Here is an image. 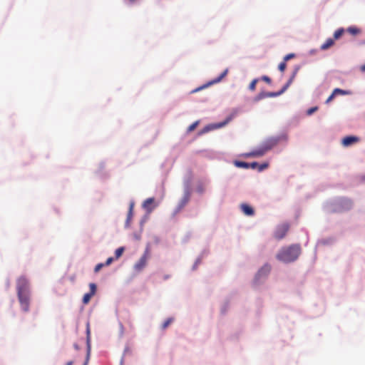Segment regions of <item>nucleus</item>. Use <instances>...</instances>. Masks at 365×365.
<instances>
[{
	"mask_svg": "<svg viewBox=\"0 0 365 365\" xmlns=\"http://www.w3.org/2000/svg\"><path fill=\"white\" fill-rule=\"evenodd\" d=\"M301 254V247L299 245H292L288 247H282L277 253L276 257L281 262L289 263L295 261Z\"/></svg>",
	"mask_w": 365,
	"mask_h": 365,
	"instance_id": "obj_1",
	"label": "nucleus"
},
{
	"mask_svg": "<svg viewBox=\"0 0 365 365\" xmlns=\"http://www.w3.org/2000/svg\"><path fill=\"white\" fill-rule=\"evenodd\" d=\"M278 143V139L272 138L267 140L261 146L260 148L252 151L248 154L249 156L260 157L262 156L266 152L271 150Z\"/></svg>",
	"mask_w": 365,
	"mask_h": 365,
	"instance_id": "obj_2",
	"label": "nucleus"
},
{
	"mask_svg": "<svg viewBox=\"0 0 365 365\" xmlns=\"http://www.w3.org/2000/svg\"><path fill=\"white\" fill-rule=\"evenodd\" d=\"M353 205V202L350 199L341 198L336 200L333 205L331 211L334 212H341L349 210Z\"/></svg>",
	"mask_w": 365,
	"mask_h": 365,
	"instance_id": "obj_3",
	"label": "nucleus"
},
{
	"mask_svg": "<svg viewBox=\"0 0 365 365\" xmlns=\"http://www.w3.org/2000/svg\"><path fill=\"white\" fill-rule=\"evenodd\" d=\"M150 257V249L149 245H147L143 255L135 264V269L138 271L142 270L146 266L147 262Z\"/></svg>",
	"mask_w": 365,
	"mask_h": 365,
	"instance_id": "obj_4",
	"label": "nucleus"
},
{
	"mask_svg": "<svg viewBox=\"0 0 365 365\" xmlns=\"http://www.w3.org/2000/svg\"><path fill=\"white\" fill-rule=\"evenodd\" d=\"M227 73L228 69H225L217 78L208 81L207 83L203 84L201 86L195 88V89H193L192 91H201L202 90L205 89L213 84L219 83L227 74Z\"/></svg>",
	"mask_w": 365,
	"mask_h": 365,
	"instance_id": "obj_5",
	"label": "nucleus"
},
{
	"mask_svg": "<svg viewBox=\"0 0 365 365\" xmlns=\"http://www.w3.org/2000/svg\"><path fill=\"white\" fill-rule=\"evenodd\" d=\"M271 271V266L269 264H264L257 272L255 280L258 281L262 277H266Z\"/></svg>",
	"mask_w": 365,
	"mask_h": 365,
	"instance_id": "obj_6",
	"label": "nucleus"
},
{
	"mask_svg": "<svg viewBox=\"0 0 365 365\" xmlns=\"http://www.w3.org/2000/svg\"><path fill=\"white\" fill-rule=\"evenodd\" d=\"M90 292L86 293L83 297V303L87 304L89 303L92 297H93L96 292L97 287L94 283L89 284Z\"/></svg>",
	"mask_w": 365,
	"mask_h": 365,
	"instance_id": "obj_7",
	"label": "nucleus"
},
{
	"mask_svg": "<svg viewBox=\"0 0 365 365\" xmlns=\"http://www.w3.org/2000/svg\"><path fill=\"white\" fill-rule=\"evenodd\" d=\"M289 225L287 224H284L277 227V230L274 232L275 238L278 240L282 239L287 234L289 230Z\"/></svg>",
	"mask_w": 365,
	"mask_h": 365,
	"instance_id": "obj_8",
	"label": "nucleus"
},
{
	"mask_svg": "<svg viewBox=\"0 0 365 365\" xmlns=\"http://www.w3.org/2000/svg\"><path fill=\"white\" fill-rule=\"evenodd\" d=\"M359 141V138L356 136H346L342 139L341 143L344 147L350 146Z\"/></svg>",
	"mask_w": 365,
	"mask_h": 365,
	"instance_id": "obj_9",
	"label": "nucleus"
},
{
	"mask_svg": "<svg viewBox=\"0 0 365 365\" xmlns=\"http://www.w3.org/2000/svg\"><path fill=\"white\" fill-rule=\"evenodd\" d=\"M155 199L154 197H149L146 199L143 203V207L147 210L148 212H151L153 210V209L156 207V205H154Z\"/></svg>",
	"mask_w": 365,
	"mask_h": 365,
	"instance_id": "obj_10",
	"label": "nucleus"
},
{
	"mask_svg": "<svg viewBox=\"0 0 365 365\" xmlns=\"http://www.w3.org/2000/svg\"><path fill=\"white\" fill-rule=\"evenodd\" d=\"M190 191L187 190L185 192L182 198L181 199V200L179 203L178 209L180 210V209L183 208L187 204V202L190 201Z\"/></svg>",
	"mask_w": 365,
	"mask_h": 365,
	"instance_id": "obj_11",
	"label": "nucleus"
},
{
	"mask_svg": "<svg viewBox=\"0 0 365 365\" xmlns=\"http://www.w3.org/2000/svg\"><path fill=\"white\" fill-rule=\"evenodd\" d=\"M240 207L243 213L246 215L252 216L255 213L253 208L247 204H242Z\"/></svg>",
	"mask_w": 365,
	"mask_h": 365,
	"instance_id": "obj_12",
	"label": "nucleus"
},
{
	"mask_svg": "<svg viewBox=\"0 0 365 365\" xmlns=\"http://www.w3.org/2000/svg\"><path fill=\"white\" fill-rule=\"evenodd\" d=\"M89 342H90V329H89V326L88 325V327H87V343H88V353H87L86 359V361H85L83 365H88V363L89 361V356H90Z\"/></svg>",
	"mask_w": 365,
	"mask_h": 365,
	"instance_id": "obj_13",
	"label": "nucleus"
},
{
	"mask_svg": "<svg viewBox=\"0 0 365 365\" xmlns=\"http://www.w3.org/2000/svg\"><path fill=\"white\" fill-rule=\"evenodd\" d=\"M334 44V40L332 38H327L326 41L322 44L321 49L322 50H327L331 46H332Z\"/></svg>",
	"mask_w": 365,
	"mask_h": 365,
	"instance_id": "obj_14",
	"label": "nucleus"
},
{
	"mask_svg": "<svg viewBox=\"0 0 365 365\" xmlns=\"http://www.w3.org/2000/svg\"><path fill=\"white\" fill-rule=\"evenodd\" d=\"M282 93H274V92H272V93H261L257 100H259L261 98H267V97H274V96H277L279 94H281Z\"/></svg>",
	"mask_w": 365,
	"mask_h": 365,
	"instance_id": "obj_15",
	"label": "nucleus"
},
{
	"mask_svg": "<svg viewBox=\"0 0 365 365\" xmlns=\"http://www.w3.org/2000/svg\"><path fill=\"white\" fill-rule=\"evenodd\" d=\"M347 31L351 35L356 36L361 33V30L355 26H351L347 29Z\"/></svg>",
	"mask_w": 365,
	"mask_h": 365,
	"instance_id": "obj_16",
	"label": "nucleus"
},
{
	"mask_svg": "<svg viewBox=\"0 0 365 365\" xmlns=\"http://www.w3.org/2000/svg\"><path fill=\"white\" fill-rule=\"evenodd\" d=\"M261 80L259 78H255L254 79L249 86V89L251 91H254L257 88L256 86L257 84H260Z\"/></svg>",
	"mask_w": 365,
	"mask_h": 365,
	"instance_id": "obj_17",
	"label": "nucleus"
},
{
	"mask_svg": "<svg viewBox=\"0 0 365 365\" xmlns=\"http://www.w3.org/2000/svg\"><path fill=\"white\" fill-rule=\"evenodd\" d=\"M344 33V29L343 28L339 29L336 31H335L334 34V39H339Z\"/></svg>",
	"mask_w": 365,
	"mask_h": 365,
	"instance_id": "obj_18",
	"label": "nucleus"
},
{
	"mask_svg": "<svg viewBox=\"0 0 365 365\" xmlns=\"http://www.w3.org/2000/svg\"><path fill=\"white\" fill-rule=\"evenodd\" d=\"M235 165L239 168H250V163H248L242 161H236Z\"/></svg>",
	"mask_w": 365,
	"mask_h": 365,
	"instance_id": "obj_19",
	"label": "nucleus"
},
{
	"mask_svg": "<svg viewBox=\"0 0 365 365\" xmlns=\"http://www.w3.org/2000/svg\"><path fill=\"white\" fill-rule=\"evenodd\" d=\"M294 78V74L292 75V76L289 78V80L288 81V82L286 83V85H284L282 89L280 90V91L282 92H284V91H286V90L289 87V85L292 82V80L293 78Z\"/></svg>",
	"mask_w": 365,
	"mask_h": 365,
	"instance_id": "obj_20",
	"label": "nucleus"
},
{
	"mask_svg": "<svg viewBox=\"0 0 365 365\" xmlns=\"http://www.w3.org/2000/svg\"><path fill=\"white\" fill-rule=\"evenodd\" d=\"M199 124V121L197 120L195 122H194L193 123H192L188 128H187V132L190 133V132H192L196 128L197 126Z\"/></svg>",
	"mask_w": 365,
	"mask_h": 365,
	"instance_id": "obj_21",
	"label": "nucleus"
},
{
	"mask_svg": "<svg viewBox=\"0 0 365 365\" xmlns=\"http://www.w3.org/2000/svg\"><path fill=\"white\" fill-rule=\"evenodd\" d=\"M173 321V318L167 319L162 325L163 329H165Z\"/></svg>",
	"mask_w": 365,
	"mask_h": 365,
	"instance_id": "obj_22",
	"label": "nucleus"
},
{
	"mask_svg": "<svg viewBox=\"0 0 365 365\" xmlns=\"http://www.w3.org/2000/svg\"><path fill=\"white\" fill-rule=\"evenodd\" d=\"M261 80V83L265 82L267 84H271L272 81L271 78L267 76H264L262 78H259Z\"/></svg>",
	"mask_w": 365,
	"mask_h": 365,
	"instance_id": "obj_23",
	"label": "nucleus"
},
{
	"mask_svg": "<svg viewBox=\"0 0 365 365\" xmlns=\"http://www.w3.org/2000/svg\"><path fill=\"white\" fill-rule=\"evenodd\" d=\"M133 203H131L129 208V212L128 213L127 222L131 219L133 216Z\"/></svg>",
	"mask_w": 365,
	"mask_h": 365,
	"instance_id": "obj_24",
	"label": "nucleus"
},
{
	"mask_svg": "<svg viewBox=\"0 0 365 365\" xmlns=\"http://www.w3.org/2000/svg\"><path fill=\"white\" fill-rule=\"evenodd\" d=\"M17 290H18V296H19V302H20V303L22 304L23 303V296L21 294L22 288L20 285L18 286Z\"/></svg>",
	"mask_w": 365,
	"mask_h": 365,
	"instance_id": "obj_25",
	"label": "nucleus"
},
{
	"mask_svg": "<svg viewBox=\"0 0 365 365\" xmlns=\"http://www.w3.org/2000/svg\"><path fill=\"white\" fill-rule=\"evenodd\" d=\"M123 251H124L123 247H119V248H118V249L115 250V255L116 258L120 257L122 255V254H123Z\"/></svg>",
	"mask_w": 365,
	"mask_h": 365,
	"instance_id": "obj_26",
	"label": "nucleus"
},
{
	"mask_svg": "<svg viewBox=\"0 0 365 365\" xmlns=\"http://www.w3.org/2000/svg\"><path fill=\"white\" fill-rule=\"evenodd\" d=\"M286 67H287L286 62H285L284 61H283L282 62H281V63L279 64L278 68H279V70L281 72H284V70L286 69Z\"/></svg>",
	"mask_w": 365,
	"mask_h": 365,
	"instance_id": "obj_27",
	"label": "nucleus"
},
{
	"mask_svg": "<svg viewBox=\"0 0 365 365\" xmlns=\"http://www.w3.org/2000/svg\"><path fill=\"white\" fill-rule=\"evenodd\" d=\"M347 93H332L331 95L327 99L326 103H329L335 96L336 94H346Z\"/></svg>",
	"mask_w": 365,
	"mask_h": 365,
	"instance_id": "obj_28",
	"label": "nucleus"
},
{
	"mask_svg": "<svg viewBox=\"0 0 365 365\" xmlns=\"http://www.w3.org/2000/svg\"><path fill=\"white\" fill-rule=\"evenodd\" d=\"M317 110H318V107L317 106L312 107V108H311L307 110V114L308 115H310L313 114Z\"/></svg>",
	"mask_w": 365,
	"mask_h": 365,
	"instance_id": "obj_29",
	"label": "nucleus"
},
{
	"mask_svg": "<svg viewBox=\"0 0 365 365\" xmlns=\"http://www.w3.org/2000/svg\"><path fill=\"white\" fill-rule=\"evenodd\" d=\"M295 57V54L294 53H289L287 55H286L284 57V61L285 62H287V61H289V59L291 58H293Z\"/></svg>",
	"mask_w": 365,
	"mask_h": 365,
	"instance_id": "obj_30",
	"label": "nucleus"
},
{
	"mask_svg": "<svg viewBox=\"0 0 365 365\" xmlns=\"http://www.w3.org/2000/svg\"><path fill=\"white\" fill-rule=\"evenodd\" d=\"M267 167H268V164L263 163V164L259 165L258 167H257V169H258L259 171H262L264 169H266Z\"/></svg>",
	"mask_w": 365,
	"mask_h": 365,
	"instance_id": "obj_31",
	"label": "nucleus"
},
{
	"mask_svg": "<svg viewBox=\"0 0 365 365\" xmlns=\"http://www.w3.org/2000/svg\"><path fill=\"white\" fill-rule=\"evenodd\" d=\"M103 266H105V264H103V263H99V264H98L95 267V268H94V272H99V271L101 270V269Z\"/></svg>",
	"mask_w": 365,
	"mask_h": 365,
	"instance_id": "obj_32",
	"label": "nucleus"
},
{
	"mask_svg": "<svg viewBox=\"0 0 365 365\" xmlns=\"http://www.w3.org/2000/svg\"><path fill=\"white\" fill-rule=\"evenodd\" d=\"M259 164L257 162L250 163V168L255 169L257 168Z\"/></svg>",
	"mask_w": 365,
	"mask_h": 365,
	"instance_id": "obj_33",
	"label": "nucleus"
},
{
	"mask_svg": "<svg viewBox=\"0 0 365 365\" xmlns=\"http://www.w3.org/2000/svg\"><path fill=\"white\" fill-rule=\"evenodd\" d=\"M113 260V257H109V258L107 259V260H106V263L104 264L108 266V265L111 264Z\"/></svg>",
	"mask_w": 365,
	"mask_h": 365,
	"instance_id": "obj_34",
	"label": "nucleus"
},
{
	"mask_svg": "<svg viewBox=\"0 0 365 365\" xmlns=\"http://www.w3.org/2000/svg\"><path fill=\"white\" fill-rule=\"evenodd\" d=\"M210 130V126H206L204 128V129L201 131L200 133H205Z\"/></svg>",
	"mask_w": 365,
	"mask_h": 365,
	"instance_id": "obj_35",
	"label": "nucleus"
},
{
	"mask_svg": "<svg viewBox=\"0 0 365 365\" xmlns=\"http://www.w3.org/2000/svg\"><path fill=\"white\" fill-rule=\"evenodd\" d=\"M230 120V118L227 119L225 122L220 123L217 127L220 128V127H222V126L226 125Z\"/></svg>",
	"mask_w": 365,
	"mask_h": 365,
	"instance_id": "obj_36",
	"label": "nucleus"
},
{
	"mask_svg": "<svg viewBox=\"0 0 365 365\" xmlns=\"http://www.w3.org/2000/svg\"><path fill=\"white\" fill-rule=\"evenodd\" d=\"M26 305H27L26 299V297L24 296V311L26 310Z\"/></svg>",
	"mask_w": 365,
	"mask_h": 365,
	"instance_id": "obj_37",
	"label": "nucleus"
},
{
	"mask_svg": "<svg viewBox=\"0 0 365 365\" xmlns=\"http://www.w3.org/2000/svg\"><path fill=\"white\" fill-rule=\"evenodd\" d=\"M360 70L363 72H365V63L360 67Z\"/></svg>",
	"mask_w": 365,
	"mask_h": 365,
	"instance_id": "obj_38",
	"label": "nucleus"
},
{
	"mask_svg": "<svg viewBox=\"0 0 365 365\" xmlns=\"http://www.w3.org/2000/svg\"><path fill=\"white\" fill-rule=\"evenodd\" d=\"M73 361H68L66 365H73Z\"/></svg>",
	"mask_w": 365,
	"mask_h": 365,
	"instance_id": "obj_39",
	"label": "nucleus"
},
{
	"mask_svg": "<svg viewBox=\"0 0 365 365\" xmlns=\"http://www.w3.org/2000/svg\"><path fill=\"white\" fill-rule=\"evenodd\" d=\"M333 91L338 92V91H344L340 88H334Z\"/></svg>",
	"mask_w": 365,
	"mask_h": 365,
	"instance_id": "obj_40",
	"label": "nucleus"
},
{
	"mask_svg": "<svg viewBox=\"0 0 365 365\" xmlns=\"http://www.w3.org/2000/svg\"><path fill=\"white\" fill-rule=\"evenodd\" d=\"M73 346H74V348H75L76 350H78V349H79V346H78V344H75L73 345Z\"/></svg>",
	"mask_w": 365,
	"mask_h": 365,
	"instance_id": "obj_41",
	"label": "nucleus"
},
{
	"mask_svg": "<svg viewBox=\"0 0 365 365\" xmlns=\"http://www.w3.org/2000/svg\"><path fill=\"white\" fill-rule=\"evenodd\" d=\"M169 277H170V275L168 274V275H165L163 277V279L165 280V279H168Z\"/></svg>",
	"mask_w": 365,
	"mask_h": 365,
	"instance_id": "obj_42",
	"label": "nucleus"
},
{
	"mask_svg": "<svg viewBox=\"0 0 365 365\" xmlns=\"http://www.w3.org/2000/svg\"><path fill=\"white\" fill-rule=\"evenodd\" d=\"M259 89H264L263 87H262L261 86L259 87Z\"/></svg>",
	"mask_w": 365,
	"mask_h": 365,
	"instance_id": "obj_43",
	"label": "nucleus"
}]
</instances>
